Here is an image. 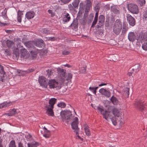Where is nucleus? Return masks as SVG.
Instances as JSON below:
<instances>
[{"instance_id":"nucleus-43","label":"nucleus","mask_w":147,"mask_h":147,"mask_svg":"<svg viewBox=\"0 0 147 147\" xmlns=\"http://www.w3.org/2000/svg\"><path fill=\"white\" fill-rule=\"evenodd\" d=\"M72 75L71 73H68L67 76L66 77V79L67 80H69L72 78Z\"/></svg>"},{"instance_id":"nucleus-7","label":"nucleus","mask_w":147,"mask_h":147,"mask_svg":"<svg viewBox=\"0 0 147 147\" xmlns=\"http://www.w3.org/2000/svg\"><path fill=\"white\" fill-rule=\"evenodd\" d=\"M78 117H75L71 123V126L72 129L74 130V132L76 135L78 134L79 129L78 127Z\"/></svg>"},{"instance_id":"nucleus-25","label":"nucleus","mask_w":147,"mask_h":147,"mask_svg":"<svg viewBox=\"0 0 147 147\" xmlns=\"http://www.w3.org/2000/svg\"><path fill=\"white\" fill-rule=\"evenodd\" d=\"M111 11L113 12L115 14H118L119 13V9L117 8L115 6L113 5L111 6Z\"/></svg>"},{"instance_id":"nucleus-9","label":"nucleus","mask_w":147,"mask_h":147,"mask_svg":"<svg viewBox=\"0 0 147 147\" xmlns=\"http://www.w3.org/2000/svg\"><path fill=\"white\" fill-rule=\"evenodd\" d=\"M48 80L43 76L40 77L38 78V81L40 84L45 88H47Z\"/></svg>"},{"instance_id":"nucleus-58","label":"nucleus","mask_w":147,"mask_h":147,"mask_svg":"<svg viewBox=\"0 0 147 147\" xmlns=\"http://www.w3.org/2000/svg\"><path fill=\"white\" fill-rule=\"evenodd\" d=\"M5 53H6L7 55H9L10 53H9V51H8V49H6L5 50Z\"/></svg>"},{"instance_id":"nucleus-57","label":"nucleus","mask_w":147,"mask_h":147,"mask_svg":"<svg viewBox=\"0 0 147 147\" xmlns=\"http://www.w3.org/2000/svg\"><path fill=\"white\" fill-rule=\"evenodd\" d=\"M105 10L106 11L110 9V7L109 6V5H106L105 7Z\"/></svg>"},{"instance_id":"nucleus-51","label":"nucleus","mask_w":147,"mask_h":147,"mask_svg":"<svg viewBox=\"0 0 147 147\" xmlns=\"http://www.w3.org/2000/svg\"><path fill=\"white\" fill-rule=\"evenodd\" d=\"M70 52L68 51H64L62 52V54L64 55H66L69 54Z\"/></svg>"},{"instance_id":"nucleus-8","label":"nucleus","mask_w":147,"mask_h":147,"mask_svg":"<svg viewBox=\"0 0 147 147\" xmlns=\"http://www.w3.org/2000/svg\"><path fill=\"white\" fill-rule=\"evenodd\" d=\"M128 8L130 12L136 14L139 13L138 6L135 4H130L128 5Z\"/></svg>"},{"instance_id":"nucleus-23","label":"nucleus","mask_w":147,"mask_h":147,"mask_svg":"<svg viewBox=\"0 0 147 147\" xmlns=\"http://www.w3.org/2000/svg\"><path fill=\"white\" fill-rule=\"evenodd\" d=\"M28 147H37L40 145V143L36 141H33L28 144Z\"/></svg>"},{"instance_id":"nucleus-44","label":"nucleus","mask_w":147,"mask_h":147,"mask_svg":"<svg viewBox=\"0 0 147 147\" xmlns=\"http://www.w3.org/2000/svg\"><path fill=\"white\" fill-rule=\"evenodd\" d=\"M139 3L141 5L145 4L146 1L145 0H137Z\"/></svg>"},{"instance_id":"nucleus-11","label":"nucleus","mask_w":147,"mask_h":147,"mask_svg":"<svg viewBox=\"0 0 147 147\" xmlns=\"http://www.w3.org/2000/svg\"><path fill=\"white\" fill-rule=\"evenodd\" d=\"M126 18L127 22L130 26H134L135 25V21L132 16L129 14H127Z\"/></svg>"},{"instance_id":"nucleus-47","label":"nucleus","mask_w":147,"mask_h":147,"mask_svg":"<svg viewBox=\"0 0 147 147\" xmlns=\"http://www.w3.org/2000/svg\"><path fill=\"white\" fill-rule=\"evenodd\" d=\"M43 34H50V32L49 30H47L46 28H44L43 30Z\"/></svg>"},{"instance_id":"nucleus-2","label":"nucleus","mask_w":147,"mask_h":147,"mask_svg":"<svg viewBox=\"0 0 147 147\" xmlns=\"http://www.w3.org/2000/svg\"><path fill=\"white\" fill-rule=\"evenodd\" d=\"M60 115L63 121L67 123L71 120V112L69 110L64 111L61 112Z\"/></svg>"},{"instance_id":"nucleus-50","label":"nucleus","mask_w":147,"mask_h":147,"mask_svg":"<svg viewBox=\"0 0 147 147\" xmlns=\"http://www.w3.org/2000/svg\"><path fill=\"white\" fill-rule=\"evenodd\" d=\"M47 74L49 76L52 74V71L51 70H49V69H48L47 70Z\"/></svg>"},{"instance_id":"nucleus-6","label":"nucleus","mask_w":147,"mask_h":147,"mask_svg":"<svg viewBox=\"0 0 147 147\" xmlns=\"http://www.w3.org/2000/svg\"><path fill=\"white\" fill-rule=\"evenodd\" d=\"M80 0H74L71 3L68 5V7L69 10L75 11L76 9H78L80 2Z\"/></svg>"},{"instance_id":"nucleus-39","label":"nucleus","mask_w":147,"mask_h":147,"mask_svg":"<svg viewBox=\"0 0 147 147\" xmlns=\"http://www.w3.org/2000/svg\"><path fill=\"white\" fill-rule=\"evenodd\" d=\"M9 147H16L14 140H12L10 142Z\"/></svg>"},{"instance_id":"nucleus-20","label":"nucleus","mask_w":147,"mask_h":147,"mask_svg":"<svg viewBox=\"0 0 147 147\" xmlns=\"http://www.w3.org/2000/svg\"><path fill=\"white\" fill-rule=\"evenodd\" d=\"M84 129L86 135L88 136H90L91 134L89 127L87 124H85L84 125Z\"/></svg>"},{"instance_id":"nucleus-1","label":"nucleus","mask_w":147,"mask_h":147,"mask_svg":"<svg viewBox=\"0 0 147 147\" xmlns=\"http://www.w3.org/2000/svg\"><path fill=\"white\" fill-rule=\"evenodd\" d=\"M97 109L99 111L101 114L103 115V118L106 120L109 118L110 119L114 125L117 124V120L116 117H119L121 116V113L119 110L116 109H114L112 113L114 116H112L111 115V113L103 110L102 107H97Z\"/></svg>"},{"instance_id":"nucleus-10","label":"nucleus","mask_w":147,"mask_h":147,"mask_svg":"<svg viewBox=\"0 0 147 147\" xmlns=\"http://www.w3.org/2000/svg\"><path fill=\"white\" fill-rule=\"evenodd\" d=\"M21 57L25 59H27L30 57V54L27 50L24 49H22L20 50Z\"/></svg>"},{"instance_id":"nucleus-38","label":"nucleus","mask_w":147,"mask_h":147,"mask_svg":"<svg viewBox=\"0 0 147 147\" xmlns=\"http://www.w3.org/2000/svg\"><path fill=\"white\" fill-rule=\"evenodd\" d=\"M66 106V104L63 102H61L57 104V106L61 108H64Z\"/></svg>"},{"instance_id":"nucleus-34","label":"nucleus","mask_w":147,"mask_h":147,"mask_svg":"<svg viewBox=\"0 0 147 147\" xmlns=\"http://www.w3.org/2000/svg\"><path fill=\"white\" fill-rule=\"evenodd\" d=\"M85 7V5L82 2H81L79 4V11L78 12L79 13L80 11H82L84 10Z\"/></svg>"},{"instance_id":"nucleus-59","label":"nucleus","mask_w":147,"mask_h":147,"mask_svg":"<svg viewBox=\"0 0 147 147\" xmlns=\"http://www.w3.org/2000/svg\"><path fill=\"white\" fill-rule=\"evenodd\" d=\"M107 83H102L101 84L98 85V86H103L106 85H107Z\"/></svg>"},{"instance_id":"nucleus-15","label":"nucleus","mask_w":147,"mask_h":147,"mask_svg":"<svg viewBox=\"0 0 147 147\" xmlns=\"http://www.w3.org/2000/svg\"><path fill=\"white\" fill-rule=\"evenodd\" d=\"M24 44L26 47L29 48H31V49H34V42L33 41H28L24 42Z\"/></svg>"},{"instance_id":"nucleus-60","label":"nucleus","mask_w":147,"mask_h":147,"mask_svg":"<svg viewBox=\"0 0 147 147\" xmlns=\"http://www.w3.org/2000/svg\"><path fill=\"white\" fill-rule=\"evenodd\" d=\"M6 115H7L9 116H13V114L10 113V112L9 113H6L5 114Z\"/></svg>"},{"instance_id":"nucleus-14","label":"nucleus","mask_w":147,"mask_h":147,"mask_svg":"<svg viewBox=\"0 0 147 147\" xmlns=\"http://www.w3.org/2000/svg\"><path fill=\"white\" fill-rule=\"evenodd\" d=\"M99 92L102 95H105L108 97H109L111 96L110 92L103 88L100 89L99 90Z\"/></svg>"},{"instance_id":"nucleus-18","label":"nucleus","mask_w":147,"mask_h":147,"mask_svg":"<svg viewBox=\"0 0 147 147\" xmlns=\"http://www.w3.org/2000/svg\"><path fill=\"white\" fill-rule=\"evenodd\" d=\"M45 108L47 110V113L49 115L51 116H54V114L53 111V108H52L46 106H45Z\"/></svg>"},{"instance_id":"nucleus-13","label":"nucleus","mask_w":147,"mask_h":147,"mask_svg":"<svg viewBox=\"0 0 147 147\" xmlns=\"http://www.w3.org/2000/svg\"><path fill=\"white\" fill-rule=\"evenodd\" d=\"M104 22L102 20H99L98 23L97 25L96 26V27L98 28H99V30H100V32L103 33V27L104 24Z\"/></svg>"},{"instance_id":"nucleus-36","label":"nucleus","mask_w":147,"mask_h":147,"mask_svg":"<svg viewBox=\"0 0 147 147\" xmlns=\"http://www.w3.org/2000/svg\"><path fill=\"white\" fill-rule=\"evenodd\" d=\"M124 94H125L128 97L129 94V88H125L124 89Z\"/></svg>"},{"instance_id":"nucleus-61","label":"nucleus","mask_w":147,"mask_h":147,"mask_svg":"<svg viewBox=\"0 0 147 147\" xmlns=\"http://www.w3.org/2000/svg\"><path fill=\"white\" fill-rule=\"evenodd\" d=\"M30 52H31V54H32L33 53H34V55H35L36 54V53L35 52L34 50H31L30 51Z\"/></svg>"},{"instance_id":"nucleus-48","label":"nucleus","mask_w":147,"mask_h":147,"mask_svg":"<svg viewBox=\"0 0 147 147\" xmlns=\"http://www.w3.org/2000/svg\"><path fill=\"white\" fill-rule=\"evenodd\" d=\"M89 89L93 92L95 94H96V90L94 88L90 87Z\"/></svg>"},{"instance_id":"nucleus-24","label":"nucleus","mask_w":147,"mask_h":147,"mask_svg":"<svg viewBox=\"0 0 147 147\" xmlns=\"http://www.w3.org/2000/svg\"><path fill=\"white\" fill-rule=\"evenodd\" d=\"M35 14V13L32 11H29L26 14V17L28 19L33 18Z\"/></svg>"},{"instance_id":"nucleus-12","label":"nucleus","mask_w":147,"mask_h":147,"mask_svg":"<svg viewBox=\"0 0 147 147\" xmlns=\"http://www.w3.org/2000/svg\"><path fill=\"white\" fill-rule=\"evenodd\" d=\"M144 105V104L142 101H136L135 103V107L140 111L144 110L145 108Z\"/></svg>"},{"instance_id":"nucleus-19","label":"nucleus","mask_w":147,"mask_h":147,"mask_svg":"<svg viewBox=\"0 0 147 147\" xmlns=\"http://www.w3.org/2000/svg\"><path fill=\"white\" fill-rule=\"evenodd\" d=\"M57 71L60 75H61V76L64 77L66 78L67 75L65 70H64L62 68H58L57 69Z\"/></svg>"},{"instance_id":"nucleus-3","label":"nucleus","mask_w":147,"mask_h":147,"mask_svg":"<svg viewBox=\"0 0 147 147\" xmlns=\"http://www.w3.org/2000/svg\"><path fill=\"white\" fill-rule=\"evenodd\" d=\"M122 28V22L119 19L116 20L113 27V32L116 35H118L120 32Z\"/></svg>"},{"instance_id":"nucleus-27","label":"nucleus","mask_w":147,"mask_h":147,"mask_svg":"<svg viewBox=\"0 0 147 147\" xmlns=\"http://www.w3.org/2000/svg\"><path fill=\"white\" fill-rule=\"evenodd\" d=\"M43 129L44 131V133L43 134V136L46 138H49L50 135V131L48 130L45 127Z\"/></svg>"},{"instance_id":"nucleus-41","label":"nucleus","mask_w":147,"mask_h":147,"mask_svg":"<svg viewBox=\"0 0 147 147\" xmlns=\"http://www.w3.org/2000/svg\"><path fill=\"white\" fill-rule=\"evenodd\" d=\"M143 18L144 20H147V11H146L143 12Z\"/></svg>"},{"instance_id":"nucleus-37","label":"nucleus","mask_w":147,"mask_h":147,"mask_svg":"<svg viewBox=\"0 0 147 147\" xmlns=\"http://www.w3.org/2000/svg\"><path fill=\"white\" fill-rule=\"evenodd\" d=\"M128 29V27L125 25H123V29L122 31V33L124 34L126 33Z\"/></svg>"},{"instance_id":"nucleus-63","label":"nucleus","mask_w":147,"mask_h":147,"mask_svg":"<svg viewBox=\"0 0 147 147\" xmlns=\"http://www.w3.org/2000/svg\"><path fill=\"white\" fill-rule=\"evenodd\" d=\"M65 67H71V66L68 64H66L64 65Z\"/></svg>"},{"instance_id":"nucleus-30","label":"nucleus","mask_w":147,"mask_h":147,"mask_svg":"<svg viewBox=\"0 0 147 147\" xmlns=\"http://www.w3.org/2000/svg\"><path fill=\"white\" fill-rule=\"evenodd\" d=\"M23 13H22V12L20 10H19L18 12V21L19 22H21L22 18V16L23 15Z\"/></svg>"},{"instance_id":"nucleus-4","label":"nucleus","mask_w":147,"mask_h":147,"mask_svg":"<svg viewBox=\"0 0 147 147\" xmlns=\"http://www.w3.org/2000/svg\"><path fill=\"white\" fill-rule=\"evenodd\" d=\"M137 40L141 41L143 42H147V32L141 31L139 34V35L137 38Z\"/></svg>"},{"instance_id":"nucleus-33","label":"nucleus","mask_w":147,"mask_h":147,"mask_svg":"<svg viewBox=\"0 0 147 147\" xmlns=\"http://www.w3.org/2000/svg\"><path fill=\"white\" fill-rule=\"evenodd\" d=\"M10 102H4L3 103L0 104V109L3 108L10 105Z\"/></svg>"},{"instance_id":"nucleus-17","label":"nucleus","mask_w":147,"mask_h":147,"mask_svg":"<svg viewBox=\"0 0 147 147\" xmlns=\"http://www.w3.org/2000/svg\"><path fill=\"white\" fill-rule=\"evenodd\" d=\"M128 38L129 40L131 42H133L136 39V36L134 32H130L128 34Z\"/></svg>"},{"instance_id":"nucleus-31","label":"nucleus","mask_w":147,"mask_h":147,"mask_svg":"<svg viewBox=\"0 0 147 147\" xmlns=\"http://www.w3.org/2000/svg\"><path fill=\"white\" fill-rule=\"evenodd\" d=\"M86 1V9L90 10V8L92 5L91 1L90 0H87Z\"/></svg>"},{"instance_id":"nucleus-49","label":"nucleus","mask_w":147,"mask_h":147,"mask_svg":"<svg viewBox=\"0 0 147 147\" xmlns=\"http://www.w3.org/2000/svg\"><path fill=\"white\" fill-rule=\"evenodd\" d=\"M16 109H12L10 110V113L12 114H13V115L16 114Z\"/></svg>"},{"instance_id":"nucleus-16","label":"nucleus","mask_w":147,"mask_h":147,"mask_svg":"<svg viewBox=\"0 0 147 147\" xmlns=\"http://www.w3.org/2000/svg\"><path fill=\"white\" fill-rule=\"evenodd\" d=\"M57 99L55 98L50 99L49 102V105H47L46 106L52 108H54V105L57 101Z\"/></svg>"},{"instance_id":"nucleus-29","label":"nucleus","mask_w":147,"mask_h":147,"mask_svg":"<svg viewBox=\"0 0 147 147\" xmlns=\"http://www.w3.org/2000/svg\"><path fill=\"white\" fill-rule=\"evenodd\" d=\"M140 68V65L139 64L135 65L132 68V70L135 72V73H137L139 71Z\"/></svg>"},{"instance_id":"nucleus-22","label":"nucleus","mask_w":147,"mask_h":147,"mask_svg":"<svg viewBox=\"0 0 147 147\" xmlns=\"http://www.w3.org/2000/svg\"><path fill=\"white\" fill-rule=\"evenodd\" d=\"M44 41L42 39H39L36 40L35 45L36 46L39 47H42L44 45Z\"/></svg>"},{"instance_id":"nucleus-64","label":"nucleus","mask_w":147,"mask_h":147,"mask_svg":"<svg viewBox=\"0 0 147 147\" xmlns=\"http://www.w3.org/2000/svg\"><path fill=\"white\" fill-rule=\"evenodd\" d=\"M96 13H95V16L98 17V13L99 12H97V11H96Z\"/></svg>"},{"instance_id":"nucleus-42","label":"nucleus","mask_w":147,"mask_h":147,"mask_svg":"<svg viewBox=\"0 0 147 147\" xmlns=\"http://www.w3.org/2000/svg\"><path fill=\"white\" fill-rule=\"evenodd\" d=\"M143 42L144 43L142 45V48L144 50L147 51V42Z\"/></svg>"},{"instance_id":"nucleus-46","label":"nucleus","mask_w":147,"mask_h":147,"mask_svg":"<svg viewBox=\"0 0 147 147\" xmlns=\"http://www.w3.org/2000/svg\"><path fill=\"white\" fill-rule=\"evenodd\" d=\"M71 0H60L61 2L64 4H67L70 2Z\"/></svg>"},{"instance_id":"nucleus-26","label":"nucleus","mask_w":147,"mask_h":147,"mask_svg":"<svg viewBox=\"0 0 147 147\" xmlns=\"http://www.w3.org/2000/svg\"><path fill=\"white\" fill-rule=\"evenodd\" d=\"M71 19V18L69 14L68 13H66L65 14L63 15V21L65 22H67L69 21Z\"/></svg>"},{"instance_id":"nucleus-56","label":"nucleus","mask_w":147,"mask_h":147,"mask_svg":"<svg viewBox=\"0 0 147 147\" xmlns=\"http://www.w3.org/2000/svg\"><path fill=\"white\" fill-rule=\"evenodd\" d=\"M18 147H24L23 144L21 143V142H19L18 143Z\"/></svg>"},{"instance_id":"nucleus-21","label":"nucleus","mask_w":147,"mask_h":147,"mask_svg":"<svg viewBox=\"0 0 147 147\" xmlns=\"http://www.w3.org/2000/svg\"><path fill=\"white\" fill-rule=\"evenodd\" d=\"M7 10L6 8L4 9L1 12V15H0L2 20H7L8 17L7 15Z\"/></svg>"},{"instance_id":"nucleus-52","label":"nucleus","mask_w":147,"mask_h":147,"mask_svg":"<svg viewBox=\"0 0 147 147\" xmlns=\"http://www.w3.org/2000/svg\"><path fill=\"white\" fill-rule=\"evenodd\" d=\"M105 19V17L103 15H101L99 17V20L103 21Z\"/></svg>"},{"instance_id":"nucleus-62","label":"nucleus","mask_w":147,"mask_h":147,"mask_svg":"<svg viewBox=\"0 0 147 147\" xmlns=\"http://www.w3.org/2000/svg\"><path fill=\"white\" fill-rule=\"evenodd\" d=\"M6 25V24H3L0 22V26H4Z\"/></svg>"},{"instance_id":"nucleus-54","label":"nucleus","mask_w":147,"mask_h":147,"mask_svg":"<svg viewBox=\"0 0 147 147\" xmlns=\"http://www.w3.org/2000/svg\"><path fill=\"white\" fill-rule=\"evenodd\" d=\"M97 21L94 20L92 24L91 27H93L96 24Z\"/></svg>"},{"instance_id":"nucleus-35","label":"nucleus","mask_w":147,"mask_h":147,"mask_svg":"<svg viewBox=\"0 0 147 147\" xmlns=\"http://www.w3.org/2000/svg\"><path fill=\"white\" fill-rule=\"evenodd\" d=\"M111 100L112 102L114 105H117L118 103V100L116 98L114 97H112Z\"/></svg>"},{"instance_id":"nucleus-5","label":"nucleus","mask_w":147,"mask_h":147,"mask_svg":"<svg viewBox=\"0 0 147 147\" xmlns=\"http://www.w3.org/2000/svg\"><path fill=\"white\" fill-rule=\"evenodd\" d=\"M48 85H49V88L50 89L56 88L57 89H59L61 88L58 83L54 80H49L47 83Z\"/></svg>"},{"instance_id":"nucleus-40","label":"nucleus","mask_w":147,"mask_h":147,"mask_svg":"<svg viewBox=\"0 0 147 147\" xmlns=\"http://www.w3.org/2000/svg\"><path fill=\"white\" fill-rule=\"evenodd\" d=\"M100 9V5L99 3L97 4L94 7V10L95 11L99 12Z\"/></svg>"},{"instance_id":"nucleus-55","label":"nucleus","mask_w":147,"mask_h":147,"mask_svg":"<svg viewBox=\"0 0 147 147\" xmlns=\"http://www.w3.org/2000/svg\"><path fill=\"white\" fill-rule=\"evenodd\" d=\"M49 13L51 14V16L53 17L54 16V13L51 10L49 9L48 11Z\"/></svg>"},{"instance_id":"nucleus-28","label":"nucleus","mask_w":147,"mask_h":147,"mask_svg":"<svg viewBox=\"0 0 147 147\" xmlns=\"http://www.w3.org/2000/svg\"><path fill=\"white\" fill-rule=\"evenodd\" d=\"M6 43L7 47L9 48H11L12 47L14 46L15 45L13 42L9 40H7L6 41Z\"/></svg>"},{"instance_id":"nucleus-32","label":"nucleus","mask_w":147,"mask_h":147,"mask_svg":"<svg viewBox=\"0 0 147 147\" xmlns=\"http://www.w3.org/2000/svg\"><path fill=\"white\" fill-rule=\"evenodd\" d=\"M78 24L77 22L74 21L71 24L70 26L72 27L73 29H76L78 28Z\"/></svg>"},{"instance_id":"nucleus-53","label":"nucleus","mask_w":147,"mask_h":147,"mask_svg":"<svg viewBox=\"0 0 147 147\" xmlns=\"http://www.w3.org/2000/svg\"><path fill=\"white\" fill-rule=\"evenodd\" d=\"M13 54L15 55L16 57L19 56V53L18 52L15 51H13Z\"/></svg>"},{"instance_id":"nucleus-45","label":"nucleus","mask_w":147,"mask_h":147,"mask_svg":"<svg viewBox=\"0 0 147 147\" xmlns=\"http://www.w3.org/2000/svg\"><path fill=\"white\" fill-rule=\"evenodd\" d=\"M80 71L81 73H85L86 71V67H81L80 70Z\"/></svg>"}]
</instances>
